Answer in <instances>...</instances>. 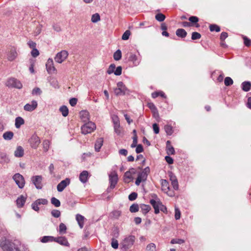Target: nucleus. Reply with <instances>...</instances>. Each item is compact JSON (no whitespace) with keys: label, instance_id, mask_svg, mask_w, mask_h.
<instances>
[{"label":"nucleus","instance_id":"obj_46","mask_svg":"<svg viewBox=\"0 0 251 251\" xmlns=\"http://www.w3.org/2000/svg\"><path fill=\"white\" fill-rule=\"evenodd\" d=\"M50 142L49 140H45L43 141V149H44V151L47 152L49 150V148H50Z\"/></svg>","mask_w":251,"mask_h":251},{"label":"nucleus","instance_id":"obj_54","mask_svg":"<svg viewBox=\"0 0 251 251\" xmlns=\"http://www.w3.org/2000/svg\"><path fill=\"white\" fill-rule=\"evenodd\" d=\"M114 129L115 132L117 135H120L121 134V128L120 124H116L115 125H114Z\"/></svg>","mask_w":251,"mask_h":251},{"label":"nucleus","instance_id":"obj_61","mask_svg":"<svg viewBox=\"0 0 251 251\" xmlns=\"http://www.w3.org/2000/svg\"><path fill=\"white\" fill-rule=\"evenodd\" d=\"M122 68L121 66H118L114 71V74L116 75H120L122 74Z\"/></svg>","mask_w":251,"mask_h":251},{"label":"nucleus","instance_id":"obj_3","mask_svg":"<svg viewBox=\"0 0 251 251\" xmlns=\"http://www.w3.org/2000/svg\"><path fill=\"white\" fill-rule=\"evenodd\" d=\"M150 169L149 167L145 168L142 172L138 175V177L135 181V184L139 186L142 181H145L147 180L148 176L150 173Z\"/></svg>","mask_w":251,"mask_h":251},{"label":"nucleus","instance_id":"obj_16","mask_svg":"<svg viewBox=\"0 0 251 251\" xmlns=\"http://www.w3.org/2000/svg\"><path fill=\"white\" fill-rule=\"evenodd\" d=\"M37 102L35 100H33L30 103L26 104L24 106V109L26 111L31 112L37 108Z\"/></svg>","mask_w":251,"mask_h":251},{"label":"nucleus","instance_id":"obj_30","mask_svg":"<svg viewBox=\"0 0 251 251\" xmlns=\"http://www.w3.org/2000/svg\"><path fill=\"white\" fill-rule=\"evenodd\" d=\"M176 35L179 37L184 38L187 35V32L184 29L179 28L176 31Z\"/></svg>","mask_w":251,"mask_h":251},{"label":"nucleus","instance_id":"obj_6","mask_svg":"<svg viewBox=\"0 0 251 251\" xmlns=\"http://www.w3.org/2000/svg\"><path fill=\"white\" fill-rule=\"evenodd\" d=\"M13 179L15 181L19 188L22 189L25 185V180L24 176L19 173H17L13 176Z\"/></svg>","mask_w":251,"mask_h":251},{"label":"nucleus","instance_id":"obj_55","mask_svg":"<svg viewBox=\"0 0 251 251\" xmlns=\"http://www.w3.org/2000/svg\"><path fill=\"white\" fill-rule=\"evenodd\" d=\"M201 37V35L197 32H193L192 34L191 38L193 40L199 39Z\"/></svg>","mask_w":251,"mask_h":251},{"label":"nucleus","instance_id":"obj_51","mask_svg":"<svg viewBox=\"0 0 251 251\" xmlns=\"http://www.w3.org/2000/svg\"><path fill=\"white\" fill-rule=\"evenodd\" d=\"M35 202H37L38 205H46L48 203V201L47 199H39L35 201Z\"/></svg>","mask_w":251,"mask_h":251},{"label":"nucleus","instance_id":"obj_40","mask_svg":"<svg viewBox=\"0 0 251 251\" xmlns=\"http://www.w3.org/2000/svg\"><path fill=\"white\" fill-rule=\"evenodd\" d=\"M54 238L53 236H45L42 238L41 241L43 243H46L50 241H54Z\"/></svg>","mask_w":251,"mask_h":251},{"label":"nucleus","instance_id":"obj_64","mask_svg":"<svg viewBox=\"0 0 251 251\" xmlns=\"http://www.w3.org/2000/svg\"><path fill=\"white\" fill-rule=\"evenodd\" d=\"M31 54L33 57H36L39 55V52L37 49L34 48L32 50Z\"/></svg>","mask_w":251,"mask_h":251},{"label":"nucleus","instance_id":"obj_11","mask_svg":"<svg viewBox=\"0 0 251 251\" xmlns=\"http://www.w3.org/2000/svg\"><path fill=\"white\" fill-rule=\"evenodd\" d=\"M31 180L37 189H41L42 188L43 177L41 176H33L31 178Z\"/></svg>","mask_w":251,"mask_h":251},{"label":"nucleus","instance_id":"obj_56","mask_svg":"<svg viewBox=\"0 0 251 251\" xmlns=\"http://www.w3.org/2000/svg\"><path fill=\"white\" fill-rule=\"evenodd\" d=\"M112 217L115 219H118L121 215V212L119 210H115L112 212Z\"/></svg>","mask_w":251,"mask_h":251},{"label":"nucleus","instance_id":"obj_44","mask_svg":"<svg viewBox=\"0 0 251 251\" xmlns=\"http://www.w3.org/2000/svg\"><path fill=\"white\" fill-rule=\"evenodd\" d=\"M129 210L132 213H134L138 211L139 206L137 204H132L129 208Z\"/></svg>","mask_w":251,"mask_h":251},{"label":"nucleus","instance_id":"obj_48","mask_svg":"<svg viewBox=\"0 0 251 251\" xmlns=\"http://www.w3.org/2000/svg\"><path fill=\"white\" fill-rule=\"evenodd\" d=\"M209 29L212 32L214 31L219 32L220 31V27L216 25H210Z\"/></svg>","mask_w":251,"mask_h":251},{"label":"nucleus","instance_id":"obj_28","mask_svg":"<svg viewBox=\"0 0 251 251\" xmlns=\"http://www.w3.org/2000/svg\"><path fill=\"white\" fill-rule=\"evenodd\" d=\"M10 159L7 155L4 152H0V163H8Z\"/></svg>","mask_w":251,"mask_h":251},{"label":"nucleus","instance_id":"obj_43","mask_svg":"<svg viewBox=\"0 0 251 251\" xmlns=\"http://www.w3.org/2000/svg\"><path fill=\"white\" fill-rule=\"evenodd\" d=\"M100 16L98 13H95L92 16L91 21L93 23H97L100 21Z\"/></svg>","mask_w":251,"mask_h":251},{"label":"nucleus","instance_id":"obj_60","mask_svg":"<svg viewBox=\"0 0 251 251\" xmlns=\"http://www.w3.org/2000/svg\"><path fill=\"white\" fill-rule=\"evenodd\" d=\"M137 197V194L135 192H132L128 196V199L132 201L135 200Z\"/></svg>","mask_w":251,"mask_h":251},{"label":"nucleus","instance_id":"obj_26","mask_svg":"<svg viewBox=\"0 0 251 251\" xmlns=\"http://www.w3.org/2000/svg\"><path fill=\"white\" fill-rule=\"evenodd\" d=\"M24 152L23 148L21 146H19L14 152V155L17 157H22L24 155Z\"/></svg>","mask_w":251,"mask_h":251},{"label":"nucleus","instance_id":"obj_41","mask_svg":"<svg viewBox=\"0 0 251 251\" xmlns=\"http://www.w3.org/2000/svg\"><path fill=\"white\" fill-rule=\"evenodd\" d=\"M50 201L51 204L56 207H59L60 206L61 204L59 200L54 197H52Z\"/></svg>","mask_w":251,"mask_h":251},{"label":"nucleus","instance_id":"obj_13","mask_svg":"<svg viewBox=\"0 0 251 251\" xmlns=\"http://www.w3.org/2000/svg\"><path fill=\"white\" fill-rule=\"evenodd\" d=\"M29 142L32 148L36 149L40 143V140L37 135H34L31 136Z\"/></svg>","mask_w":251,"mask_h":251},{"label":"nucleus","instance_id":"obj_45","mask_svg":"<svg viewBox=\"0 0 251 251\" xmlns=\"http://www.w3.org/2000/svg\"><path fill=\"white\" fill-rule=\"evenodd\" d=\"M147 251H155L156 245L154 243H150L146 247Z\"/></svg>","mask_w":251,"mask_h":251},{"label":"nucleus","instance_id":"obj_7","mask_svg":"<svg viewBox=\"0 0 251 251\" xmlns=\"http://www.w3.org/2000/svg\"><path fill=\"white\" fill-rule=\"evenodd\" d=\"M161 188L162 190L165 193H166L168 196L170 197H173L174 196V192L170 190L169 184L168 181L166 179H162L161 180Z\"/></svg>","mask_w":251,"mask_h":251},{"label":"nucleus","instance_id":"obj_24","mask_svg":"<svg viewBox=\"0 0 251 251\" xmlns=\"http://www.w3.org/2000/svg\"><path fill=\"white\" fill-rule=\"evenodd\" d=\"M166 151L168 155L174 154L175 152L174 148L171 145V142L167 141L166 142Z\"/></svg>","mask_w":251,"mask_h":251},{"label":"nucleus","instance_id":"obj_50","mask_svg":"<svg viewBox=\"0 0 251 251\" xmlns=\"http://www.w3.org/2000/svg\"><path fill=\"white\" fill-rule=\"evenodd\" d=\"M224 83L226 86H228L232 85L233 81L230 77H226L225 79Z\"/></svg>","mask_w":251,"mask_h":251},{"label":"nucleus","instance_id":"obj_25","mask_svg":"<svg viewBox=\"0 0 251 251\" xmlns=\"http://www.w3.org/2000/svg\"><path fill=\"white\" fill-rule=\"evenodd\" d=\"M80 117L81 119V120L84 122H86L89 120V112L85 110L81 111L80 112Z\"/></svg>","mask_w":251,"mask_h":251},{"label":"nucleus","instance_id":"obj_14","mask_svg":"<svg viewBox=\"0 0 251 251\" xmlns=\"http://www.w3.org/2000/svg\"><path fill=\"white\" fill-rule=\"evenodd\" d=\"M47 71L49 74H53L55 73L56 69L53 65V62L52 59L49 58L46 64Z\"/></svg>","mask_w":251,"mask_h":251},{"label":"nucleus","instance_id":"obj_22","mask_svg":"<svg viewBox=\"0 0 251 251\" xmlns=\"http://www.w3.org/2000/svg\"><path fill=\"white\" fill-rule=\"evenodd\" d=\"M129 60L132 62L133 64L135 66H138L140 62V59H139L136 55L131 53L129 57Z\"/></svg>","mask_w":251,"mask_h":251},{"label":"nucleus","instance_id":"obj_21","mask_svg":"<svg viewBox=\"0 0 251 251\" xmlns=\"http://www.w3.org/2000/svg\"><path fill=\"white\" fill-rule=\"evenodd\" d=\"M89 173L87 171H82L79 175V180L80 181L83 183H86L88 178Z\"/></svg>","mask_w":251,"mask_h":251},{"label":"nucleus","instance_id":"obj_59","mask_svg":"<svg viewBox=\"0 0 251 251\" xmlns=\"http://www.w3.org/2000/svg\"><path fill=\"white\" fill-rule=\"evenodd\" d=\"M137 145H137V135L135 134L133 137V142H132V144L131 145V148H134Z\"/></svg>","mask_w":251,"mask_h":251},{"label":"nucleus","instance_id":"obj_39","mask_svg":"<svg viewBox=\"0 0 251 251\" xmlns=\"http://www.w3.org/2000/svg\"><path fill=\"white\" fill-rule=\"evenodd\" d=\"M67 227L65 224L61 223L59 226V232L60 234H65L66 233Z\"/></svg>","mask_w":251,"mask_h":251},{"label":"nucleus","instance_id":"obj_57","mask_svg":"<svg viewBox=\"0 0 251 251\" xmlns=\"http://www.w3.org/2000/svg\"><path fill=\"white\" fill-rule=\"evenodd\" d=\"M180 211L178 209V208L176 207L175 208V218L176 220H179L180 218Z\"/></svg>","mask_w":251,"mask_h":251},{"label":"nucleus","instance_id":"obj_37","mask_svg":"<svg viewBox=\"0 0 251 251\" xmlns=\"http://www.w3.org/2000/svg\"><path fill=\"white\" fill-rule=\"evenodd\" d=\"M121 57L122 52L120 50H118L114 52L113 54V58L115 60L118 61L121 59Z\"/></svg>","mask_w":251,"mask_h":251},{"label":"nucleus","instance_id":"obj_19","mask_svg":"<svg viewBox=\"0 0 251 251\" xmlns=\"http://www.w3.org/2000/svg\"><path fill=\"white\" fill-rule=\"evenodd\" d=\"M17 56V52L14 48H11L10 51L7 54V59L9 61H13Z\"/></svg>","mask_w":251,"mask_h":251},{"label":"nucleus","instance_id":"obj_38","mask_svg":"<svg viewBox=\"0 0 251 251\" xmlns=\"http://www.w3.org/2000/svg\"><path fill=\"white\" fill-rule=\"evenodd\" d=\"M151 96L153 98H156L159 96L162 98H166L165 93L162 91L153 92L152 93Z\"/></svg>","mask_w":251,"mask_h":251},{"label":"nucleus","instance_id":"obj_27","mask_svg":"<svg viewBox=\"0 0 251 251\" xmlns=\"http://www.w3.org/2000/svg\"><path fill=\"white\" fill-rule=\"evenodd\" d=\"M84 219V217L80 214H77L76 215V220L81 228L83 227Z\"/></svg>","mask_w":251,"mask_h":251},{"label":"nucleus","instance_id":"obj_12","mask_svg":"<svg viewBox=\"0 0 251 251\" xmlns=\"http://www.w3.org/2000/svg\"><path fill=\"white\" fill-rule=\"evenodd\" d=\"M136 170L134 168H131L128 171L124 174V181L126 183H129L133 180L132 175L135 174Z\"/></svg>","mask_w":251,"mask_h":251},{"label":"nucleus","instance_id":"obj_10","mask_svg":"<svg viewBox=\"0 0 251 251\" xmlns=\"http://www.w3.org/2000/svg\"><path fill=\"white\" fill-rule=\"evenodd\" d=\"M68 56V51L63 50L57 53L54 57V60L56 62L61 63L67 58Z\"/></svg>","mask_w":251,"mask_h":251},{"label":"nucleus","instance_id":"obj_47","mask_svg":"<svg viewBox=\"0 0 251 251\" xmlns=\"http://www.w3.org/2000/svg\"><path fill=\"white\" fill-rule=\"evenodd\" d=\"M185 242V241L183 239H173L171 241V243L172 244H182Z\"/></svg>","mask_w":251,"mask_h":251},{"label":"nucleus","instance_id":"obj_33","mask_svg":"<svg viewBox=\"0 0 251 251\" xmlns=\"http://www.w3.org/2000/svg\"><path fill=\"white\" fill-rule=\"evenodd\" d=\"M13 135L12 131H6L3 134L2 137L6 140H10L12 139Z\"/></svg>","mask_w":251,"mask_h":251},{"label":"nucleus","instance_id":"obj_17","mask_svg":"<svg viewBox=\"0 0 251 251\" xmlns=\"http://www.w3.org/2000/svg\"><path fill=\"white\" fill-rule=\"evenodd\" d=\"M150 203L154 209V213L156 214H158L160 211V206L162 202L159 200L156 201L155 200L151 199L150 200Z\"/></svg>","mask_w":251,"mask_h":251},{"label":"nucleus","instance_id":"obj_63","mask_svg":"<svg viewBox=\"0 0 251 251\" xmlns=\"http://www.w3.org/2000/svg\"><path fill=\"white\" fill-rule=\"evenodd\" d=\"M42 93L41 89L39 88H35L33 89L32 94L35 95H40Z\"/></svg>","mask_w":251,"mask_h":251},{"label":"nucleus","instance_id":"obj_23","mask_svg":"<svg viewBox=\"0 0 251 251\" xmlns=\"http://www.w3.org/2000/svg\"><path fill=\"white\" fill-rule=\"evenodd\" d=\"M103 139L102 138H100L98 139L95 143V149L97 152L99 151L101 146L103 145Z\"/></svg>","mask_w":251,"mask_h":251},{"label":"nucleus","instance_id":"obj_31","mask_svg":"<svg viewBox=\"0 0 251 251\" xmlns=\"http://www.w3.org/2000/svg\"><path fill=\"white\" fill-rule=\"evenodd\" d=\"M24 120L21 117H18L15 119V126L16 128H19L20 126L24 124Z\"/></svg>","mask_w":251,"mask_h":251},{"label":"nucleus","instance_id":"obj_53","mask_svg":"<svg viewBox=\"0 0 251 251\" xmlns=\"http://www.w3.org/2000/svg\"><path fill=\"white\" fill-rule=\"evenodd\" d=\"M115 68H116V66H115V64H111L109 66V67L107 71V74H111L114 73Z\"/></svg>","mask_w":251,"mask_h":251},{"label":"nucleus","instance_id":"obj_1","mask_svg":"<svg viewBox=\"0 0 251 251\" xmlns=\"http://www.w3.org/2000/svg\"><path fill=\"white\" fill-rule=\"evenodd\" d=\"M0 246L3 251H20V247L23 251H29L27 246L25 244L22 245L20 241L17 239L14 240L13 242L1 241Z\"/></svg>","mask_w":251,"mask_h":251},{"label":"nucleus","instance_id":"obj_58","mask_svg":"<svg viewBox=\"0 0 251 251\" xmlns=\"http://www.w3.org/2000/svg\"><path fill=\"white\" fill-rule=\"evenodd\" d=\"M119 243L117 240L112 239L111 242V246L114 249H117L118 248Z\"/></svg>","mask_w":251,"mask_h":251},{"label":"nucleus","instance_id":"obj_32","mask_svg":"<svg viewBox=\"0 0 251 251\" xmlns=\"http://www.w3.org/2000/svg\"><path fill=\"white\" fill-rule=\"evenodd\" d=\"M251 87V83L249 81H245L242 83V89L245 92L249 91Z\"/></svg>","mask_w":251,"mask_h":251},{"label":"nucleus","instance_id":"obj_52","mask_svg":"<svg viewBox=\"0 0 251 251\" xmlns=\"http://www.w3.org/2000/svg\"><path fill=\"white\" fill-rule=\"evenodd\" d=\"M130 35V31L128 30H126L122 35V39L123 40H126L128 39Z\"/></svg>","mask_w":251,"mask_h":251},{"label":"nucleus","instance_id":"obj_4","mask_svg":"<svg viewBox=\"0 0 251 251\" xmlns=\"http://www.w3.org/2000/svg\"><path fill=\"white\" fill-rule=\"evenodd\" d=\"M96 128V126L94 123L88 122L81 126V133L83 134L90 133L94 131Z\"/></svg>","mask_w":251,"mask_h":251},{"label":"nucleus","instance_id":"obj_29","mask_svg":"<svg viewBox=\"0 0 251 251\" xmlns=\"http://www.w3.org/2000/svg\"><path fill=\"white\" fill-rule=\"evenodd\" d=\"M189 21L190 22V23L192 24V26L193 24H195V26L197 27H200L199 24L197 23L199 22V18L196 16H191L189 18Z\"/></svg>","mask_w":251,"mask_h":251},{"label":"nucleus","instance_id":"obj_5","mask_svg":"<svg viewBox=\"0 0 251 251\" xmlns=\"http://www.w3.org/2000/svg\"><path fill=\"white\" fill-rule=\"evenodd\" d=\"M113 91L116 96H123L126 94L127 89L123 82L120 81L117 83V87L114 88Z\"/></svg>","mask_w":251,"mask_h":251},{"label":"nucleus","instance_id":"obj_15","mask_svg":"<svg viewBox=\"0 0 251 251\" xmlns=\"http://www.w3.org/2000/svg\"><path fill=\"white\" fill-rule=\"evenodd\" d=\"M70 180L69 178H67L64 180H62L57 186V191L61 192L70 184Z\"/></svg>","mask_w":251,"mask_h":251},{"label":"nucleus","instance_id":"obj_9","mask_svg":"<svg viewBox=\"0 0 251 251\" xmlns=\"http://www.w3.org/2000/svg\"><path fill=\"white\" fill-rule=\"evenodd\" d=\"M110 186L107 188V191L109 192L115 188L118 181V176L115 173H112L109 175Z\"/></svg>","mask_w":251,"mask_h":251},{"label":"nucleus","instance_id":"obj_42","mask_svg":"<svg viewBox=\"0 0 251 251\" xmlns=\"http://www.w3.org/2000/svg\"><path fill=\"white\" fill-rule=\"evenodd\" d=\"M165 18V16L162 13H158L155 16V19L160 22L164 21Z\"/></svg>","mask_w":251,"mask_h":251},{"label":"nucleus","instance_id":"obj_49","mask_svg":"<svg viewBox=\"0 0 251 251\" xmlns=\"http://www.w3.org/2000/svg\"><path fill=\"white\" fill-rule=\"evenodd\" d=\"M51 214L53 217L58 218L60 216L61 212L58 210L53 209L51 211Z\"/></svg>","mask_w":251,"mask_h":251},{"label":"nucleus","instance_id":"obj_20","mask_svg":"<svg viewBox=\"0 0 251 251\" xmlns=\"http://www.w3.org/2000/svg\"><path fill=\"white\" fill-rule=\"evenodd\" d=\"M26 197L23 195H21L16 200L17 206L19 208L22 207L26 201Z\"/></svg>","mask_w":251,"mask_h":251},{"label":"nucleus","instance_id":"obj_62","mask_svg":"<svg viewBox=\"0 0 251 251\" xmlns=\"http://www.w3.org/2000/svg\"><path fill=\"white\" fill-rule=\"evenodd\" d=\"M243 39H244V43L245 45V46L249 47L251 45V40L250 39H249L246 36L243 37Z\"/></svg>","mask_w":251,"mask_h":251},{"label":"nucleus","instance_id":"obj_18","mask_svg":"<svg viewBox=\"0 0 251 251\" xmlns=\"http://www.w3.org/2000/svg\"><path fill=\"white\" fill-rule=\"evenodd\" d=\"M54 241L59 243L61 245H63L67 247H68L69 246V243L68 242L67 239L65 237H59L57 238H55L54 239Z\"/></svg>","mask_w":251,"mask_h":251},{"label":"nucleus","instance_id":"obj_8","mask_svg":"<svg viewBox=\"0 0 251 251\" xmlns=\"http://www.w3.org/2000/svg\"><path fill=\"white\" fill-rule=\"evenodd\" d=\"M6 85L9 87H14L17 89H21L23 85L18 79L14 78H11L8 80Z\"/></svg>","mask_w":251,"mask_h":251},{"label":"nucleus","instance_id":"obj_34","mask_svg":"<svg viewBox=\"0 0 251 251\" xmlns=\"http://www.w3.org/2000/svg\"><path fill=\"white\" fill-rule=\"evenodd\" d=\"M141 210L144 214H147L151 210V207L149 205L142 204L140 206Z\"/></svg>","mask_w":251,"mask_h":251},{"label":"nucleus","instance_id":"obj_35","mask_svg":"<svg viewBox=\"0 0 251 251\" xmlns=\"http://www.w3.org/2000/svg\"><path fill=\"white\" fill-rule=\"evenodd\" d=\"M59 110L64 117H66L68 115V108L66 106L63 105L61 106L59 108Z\"/></svg>","mask_w":251,"mask_h":251},{"label":"nucleus","instance_id":"obj_36","mask_svg":"<svg viewBox=\"0 0 251 251\" xmlns=\"http://www.w3.org/2000/svg\"><path fill=\"white\" fill-rule=\"evenodd\" d=\"M164 129L168 135H171L174 132L172 126L170 125L165 126Z\"/></svg>","mask_w":251,"mask_h":251},{"label":"nucleus","instance_id":"obj_2","mask_svg":"<svg viewBox=\"0 0 251 251\" xmlns=\"http://www.w3.org/2000/svg\"><path fill=\"white\" fill-rule=\"evenodd\" d=\"M135 237L133 235H129L124 238L121 242V249L123 251H126L131 248L135 242Z\"/></svg>","mask_w":251,"mask_h":251}]
</instances>
